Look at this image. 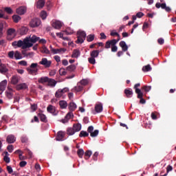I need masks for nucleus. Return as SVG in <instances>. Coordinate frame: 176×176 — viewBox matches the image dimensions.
<instances>
[{"mask_svg": "<svg viewBox=\"0 0 176 176\" xmlns=\"http://www.w3.org/2000/svg\"><path fill=\"white\" fill-rule=\"evenodd\" d=\"M119 41H120V38H118V40L112 39L107 41L104 45L105 49H111V52L116 53V52H118V46H116V43H118Z\"/></svg>", "mask_w": 176, "mask_h": 176, "instance_id": "f257e3e1", "label": "nucleus"}, {"mask_svg": "<svg viewBox=\"0 0 176 176\" xmlns=\"http://www.w3.org/2000/svg\"><path fill=\"white\" fill-rule=\"evenodd\" d=\"M17 47H21L23 50L25 49H28L30 47H32V43H28V38H25L23 41L19 40L17 41Z\"/></svg>", "mask_w": 176, "mask_h": 176, "instance_id": "f03ea898", "label": "nucleus"}, {"mask_svg": "<svg viewBox=\"0 0 176 176\" xmlns=\"http://www.w3.org/2000/svg\"><path fill=\"white\" fill-rule=\"evenodd\" d=\"M38 67H39L38 63H33L29 67H27L26 69L30 75H38V71H39Z\"/></svg>", "mask_w": 176, "mask_h": 176, "instance_id": "7ed1b4c3", "label": "nucleus"}, {"mask_svg": "<svg viewBox=\"0 0 176 176\" xmlns=\"http://www.w3.org/2000/svg\"><path fill=\"white\" fill-rule=\"evenodd\" d=\"M100 54V50H95L90 52L91 57L88 58L89 64L94 65L96 64V58L98 57Z\"/></svg>", "mask_w": 176, "mask_h": 176, "instance_id": "20e7f679", "label": "nucleus"}, {"mask_svg": "<svg viewBox=\"0 0 176 176\" xmlns=\"http://www.w3.org/2000/svg\"><path fill=\"white\" fill-rule=\"evenodd\" d=\"M155 8H157V9H163L164 10L166 11L167 13H170V12H171V8L167 6V5L166 4V3H157L155 4Z\"/></svg>", "mask_w": 176, "mask_h": 176, "instance_id": "39448f33", "label": "nucleus"}, {"mask_svg": "<svg viewBox=\"0 0 176 176\" xmlns=\"http://www.w3.org/2000/svg\"><path fill=\"white\" fill-rule=\"evenodd\" d=\"M7 39L8 41H12L14 36H16V30L14 28H10L7 31Z\"/></svg>", "mask_w": 176, "mask_h": 176, "instance_id": "423d86ee", "label": "nucleus"}, {"mask_svg": "<svg viewBox=\"0 0 176 176\" xmlns=\"http://www.w3.org/2000/svg\"><path fill=\"white\" fill-rule=\"evenodd\" d=\"M41 25V19L38 18L32 19L30 22V26L32 28H36V27H39Z\"/></svg>", "mask_w": 176, "mask_h": 176, "instance_id": "0eeeda50", "label": "nucleus"}, {"mask_svg": "<svg viewBox=\"0 0 176 176\" xmlns=\"http://www.w3.org/2000/svg\"><path fill=\"white\" fill-rule=\"evenodd\" d=\"M38 64H40V65H43L45 68H50L52 66V60H49L46 58H43Z\"/></svg>", "mask_w": 176, "mask_h": 176, "instance_id": "6e6552de", "label": "nucleus"}, {"mask_svg": "<svg viewBox=\"0 0 176 176\" xmlns=\"http://www.w3.org/2000/svg\"><path fill=\"white\" fill-rule=\"evenodd\" d=\"M47 111L50 113H52V115H53L54 116H57V115H58V111L56 109V107L52 104L48 105V107H47Z\"/></svg>", "mask_w": 176, "mask_h": 176, "instance_id": "1a4fd4ad", "label": "nucleus"}, {"mask_svg": "<svg viewBox=\"0 0 176 176\" xmlns=\"http://www.w3.org/2000/svg\"><path fill=\"white\" fill-rule=\"evenodd\" d=\"M68 91V88H64L63 89H58L55 93V97L56 98H61L63 97L64 93H67Z\"/></svg>", "mask_w": 176, "mask_h": 176, "instance_id": "9d476101", "label": "nucleus"}, {"mask_svg": "<svg viewBox=\"0 0 176 176\" xmlns=\"http://www.w3.org/2000/svg\"><path fill=\"white\" fill-rule=\"evenodd\" d=\"M136 94H138V98H140V104H145L146 100L144 99V94L141 91V89H136Z\"/></svg>", "mask_w": 176, "mask_h": 176, "instance_id": "9b49d317", "label": "nucleus"}, {"mask_svg": "<svg viewBox=\"0 0 176 176\" xmlns=\"http://www.w3.org/2000/svg\"><path fill=\"white\" fill-rule=\"evenodd\" d=\"M72 118H74V113L72 111H69L65 116V119L61 120L60 122L63 124L68 123L69 119H72Z\"/></svg>", "mask_w": 176, "mask_h": 176, "instance_id": "f8f14e48", "label": "nucleus"}, {"mask_svg": "<svg viewBox=\"0 0 176 176\" xmlns=\"http://www.w3.org/2000/svg\"><path fill=\"white\" fill-rule=\"evenodd\" d=\"M16 12L17 14H20L21 16H23V14H25L27 12V8L24 6H21L16 9Z\"/></svg>", "mask_w": 176, "mask_h": 176, "instance_id": "ddd939ff", "label": "nucleus"}, {"mask_svg": "<svg viewBox=\"0 0 176 176\" xmlns=\"http://www.w3.org/2000/svg\"><path fill=\"white\" fill-rule=\"evenodd\" d=\"M52 25L55 30H60L63 27V23L60 21H53Z\"/></svg>", "mask_w": 176, "mask_h": 176, "instance_id": "4468645a", "label": "nucleus"}, {"mask_svg": "<svg viewBox=\"0 0 176 176\" xmlns=\"http://www.w3.org/2000/svg\"><path fill=\"white\" fill-rule=\"evenodd\" d=\"M124 93L126 98H131L133 97V94H134V93L133 92V89L130 88L125 89Z\"/></svg>", "mask_w": 176, "mask_h": 176, "instance_id": "2eb2a0df", "label": "nucleus"}, {"mask_svg": "<svg viewBox=\"0 0 176 176\" xmlns=\"http://www.w3.org/2000/svg\"><path fill=\"white\" fill-rule=\"evenodd\" d=\"M65 137V132L63 131H60L57 133L56 140V141H63Z\"/></svg>", "mask_w": 176, "mask_h": 176, "instance_id": "dca6fc26", "label": "nucleus"}, {"mask_svg": "<svg viewBox=\"0 0 176 176\" xmlns=\"http://www.w3.org/2000/svg\"><path fill=\"white\" fill-rule=\"evenodd\" d=\"M16 90H25L26 89H28V85L25 82H22L19 85H16Z\"/></svg>", "mask_w": 176, "mask_h": 176, "instance_id": "f3484780", "label": "nucleus"}, {"mask_svg": "<svg viewBox=\"0 0 176 176\" xmlns=\"http://www.w3.org/2000/svg\"><path fill=\"white\" fill-rule=\"evenodd\" d=\"M6 142L8 144H14L16 142V137L14 135H9L7 136Z\"/></svg>", "mask_w": 176, "mask_h": 176, "instance_id": "a211bd4d", "label": "nucleus"}, {"mask_svg": "<svg viewBox=\"0 0 176 176\" xmlns=\"http://www.w3.org/2000/svg\"><path fill=\"white\" fill-rule=\"evenodd\" d=\"M20 82V77L19 76L15 75L12 76L10 80L11 85H17Z\"/></svg>", "mask_w": 176, "mask_h": 176, "instance_id": "6ab92c4d", "label": "nucleus"}, {"mask_svg": "<svg viewBox=\"0 0 176 176\" xmlns=\"http://www.w3.org/2000/svg\"><path fill=\"white\" fill-rule=\"evenodd\" d=\"M28 38V43H36L39 41V37L33 35L32 37H26Z\"/></svg>", "mask_w": 176, "mask_h": 176, "instance_id": "aec40b11", "label": "nucleus"}, {"mask_svg": "<svg viewBox=\"0 0 176 176\" xmlns=\"http://www.w3.org/2000/svg\"><path fill=\"white\" fill-rule=\"evenodd\" d=\"M13 89L10 87H8V91H6V96L9 100H12L13 98Z\"/></svg>", "mask_w": 176, "mask_h": 176, "instance_id": "412c9836", "label": "nucleus"}, {"mask_svg": "<svg viewBox=\"0 0 176 176\" xmlns=\"http://www.w3.org/2000/svg\"><path fill=\"white\" fill-rule=\"evenodd\" d=\"M102 103H98L95 105V112H96V113H101V112H102Z\"/></svg>", "mask_w": 176, "mask_h": 176, "instance_id": "4be33fe9", "label": "nucleus"}, {"mask_svg": "<svg viewBox=\"0 0 176 176\" xmlns=\"http://www.w3.org/2000/svg\"><path fill=\"white\" fill-rule=\"evenodd\" d=\"M8 85V80H4L0 82V91H5L6 86Z\"/></svg>", "mask_w": 176, "mask_h": 176, "instance_id": "5701e85b", "label": "nucleus"}, {"mask_svg": "<svg viewBox=\"0 0 176 176\" xmlns=\"http://www.w3.org/2000/svg\"><path fill=\"white\" fill-rule=\"evenodd\" d=\"M38 116L41 120V122H43V123H47V118L46 116L42 113H39Z\"/></svg>", "mask_w": 176, "mask_h": 176, "instance_id": "b1692460", "label": "nucleus"}, {"mask_svg": "<svg viewBox=\"0 0 176 176\" xmlns=\"http://www.w3.org/2000/svg\"><path fill=\"white\" fill-rule=\"evenodd\" d=\"M83 90V86L80 85V83H78L77 86L74 87V89H72V91H76V93H78L79 91H82Z\"/></svg>", "mask_w": 176, "mask_h": 176, "instance_id": "393cba45", "label": "nucleus"}, {"mask_svg": "<svg viewBox=\"0 0 176 176\" xmlns=\"http://www.w3.org/2000/svg\"><path fill=\"white\" fill-rule=\"evenodd\" d=\"M120 47H122V52H127V50H129V47L127 46V44H126V42L124 41H120Z\"/></svg>", "mask_w": 176, "mask_h": 176, "instance_id": "a878e982", "label": "nucleus"}, {"mask_svg": "<svg viewBox=\"0 0 176 176\" xmlns=\"http://www.w3.org/2000/svg\"><path fill=\"white\" fill-rule=\"evenodd\" d=\"M80 56V51L79 50H74L73 53L72 54V58H78Z\"/></svg>", "mask_w": 176, "mask_h": 176, "instance_id": "bb28decb", "label": "nucleus"}, {"mask_svg": "<svg viewBox=\"0 0 176 176\" xmlns=\"http://www.w3.org/2000/svg\"><path fill=\"white\" fill-rule=\"evenodd\" d=\"M59 106L60 109H66L67 107H68V103L65 100L59 101Z\"/></svg>", "mask_w": 176, "mask_h": 176, "instance_id": "cd10ccee", "label": "nucleus"}, {"mask_svg": "<svg viewBox=\"0 0 176 176\" xmlns=\"http://www.w3.org/2000/svg\"><path fill=\"white\" fill-rule=\"evenodd\" d=\"M73 129L74 130L75 133H77L78 131H80V130H82V124L79 123L74 124L73 125Z\"/></svg>", "mask_w": 176, "mask_h": 176, "instance_id": "c85d7f7f", "label": "nucleus"}, {"mask_svg": "<svg viewBox=\"0 0 176 176\" xmlns=\"http://www.w3.org/2000/svg\"><path fill=\"white\" fill-rule=\"evenodd\" d=\"M8 67H6V65L5 64H1L0 65V73L1 74H6L8 72Z\"/></svg>", "mask_w": 176, "mask_h": 176, "instance_id": "c756f323", "label": "nucleus"}, {"mask_svg": "<svg viewBox=\"0 0 176 176\" xmlns=\"http://www.w3.org/2000/svg\"><path fill=\"white\" fill-rule=\"evenodd\" d=\"M76 108H77V106H76V104H75V102H72L69 104V109L70 112H74V111H75Z\"/></svg>", "mask_w": 176, "mask_h": 176, "instance_id": "7c9ffc66", "label": "nucleus"}, {"mask_svg": "<svg viewBox=\"0 0 176 176\" xmlns=\"http://www.w3.org/2000/svg\"><path fill=\"white\" fill-rule=\"evenodd\" d=\"M45 6V0H38L36 2V8L37 9H42Z\"/></svg>", "mask_w": 176, "mask_h": 176, "instance_id": "2f4dec72", "label": "nucleus"}, {"mask_svg": "<svg viewBox=\"0 0 176 176\" xmlns=\"http://www.w3.org/2000/svg\"><path fill=\"white\" fill-rule=\"evenodd\" d=\"M47 83H48V86H51V87H54V86L57 85V81H56L53 78H49Z\"/></svg>", "mask_w": 176, "mask_h": 176, "instance_id": "473e14b6", "label": "nucleus"}, {"mask_svg": "<svg viewBox=\"0 0 176 176\" xmlns=\"http://www.w3.org/2000/svg\"><path fill=\"white\" fill-rule=\"evenodd\" d=\"M28 32V28L27 27H22L20 28V34L21 35H26V34Z\"/></svg>", "mask_w": 176, "mask_h": 176, "instance_id": "72a5a7b5", "label": "nucleus"}, {"mask_svg": "<svg viewBox=\"0 0 176 176\" xmlns=\"http://www.w3.org/2000/svg\"><path fill=\"white\" fill-rule=\"evenodd\" d=\"M76 69V66L75 65H71L66 68V71H67L68 72H74V71H75Z\"/></svg>", "mask_w": 176, "mask_h": 176, "instance_id": "f704fd0d", "label": "nucleus"}, {"mask_svg": "<svg viewBox=\"0 0 176 176\" xmlns=\"http://www.w3.org/2000/svg\"><path fill=\"white\" fill-rule=\"evenodd\" d=\"M49 81V78L48 77H41L38 79V83H46Z\"/></svg>", "mask_w": 176, "mask_h": 176, "instance_id": "c9c22d12", "label": "nucleus"}, {"mask_svg": "<svg viewBox=\"0 0 176 176\" xmlns=\"http://www.w3.org/2000/svg\"><path fill=\"white\" fill-rule=\"evenodd\" d=\"M67 134L68 135H74L75 134V131L73 127L67 128Z\"/></svg>", "mask_w": 176, "mask_h": 176, "instance_id": "e433bc0d", "label": "nucleus"}, {"mask_svg": "<svg viewBox=\"0 0 176 176\" xmlns=\"http://www.w3.org/2000/svg\"><path fill=\"white\" fill-rule=\"evenodd\" d=\"M77 36H79L80 38L86 39V32H85L83 31H78L77 32Z\"/></svg>", "mask_w": 176, "mask_h": 176, "instance_id": "4c0bfd02", "label": "nucleus"}, {"mask_svg": "<svg viewBox=\"0 0 176 176\" xmlns=\"http://www.w3.org/2000/svg\"><path fill=\"white\" fill-rule=\"evenodd\" d=\"M77 154H78V156L82 159L83 157V155H85V151H83L82 148H79L78 151H77Z\"/></svg>", "mask_w": 176, "mask_h": 176, "instance_id": "58836bf2", "label": "nucleus"}, {"mask_svg": "<svg viewBox=\"0 0 176 176\" xmlns=\"http://www.w3.org/2000/svg\"><path fill=\"white\" fill-rule=\"evenodd\" d=\"M14 56L16 60H21V58H23L21 54H20L19 51H16L15 53H14Z\"/></svg>", "mask_w": 176, "mask_h": 176, "instance_id": "ea45409f", "label": "nucleus"}, {"mask_svg": "<svg viewBox=\"0 0 176 176\" xmlns=\"http://www.w3.org/2000/svg\"><path fill=\"white\" fill-rule=\"evenodd\" d=\"M142 71L144 72H149V71H152V67H151V65H147L142 67Z\"/></svg>", "mask_w": 176, "mask_h": 176, "instance_id": "a19ab883", "label": "nucleus"}, {"mask_svg": "<svg viewBox=\"0 0 176 176\" xmlns=\"http://www.w3.org/2000/svg\"><path fill=\"white\" fill-rule=\"evenodd\" d=\"M12 20L14 23H19V21L21 20V17L19 15H13Z\"/></svg>", "mask_w": 176, "mask_h": 176, "instance_id": "79ce46f5", "label": "nucleus"}, {"mask_svg": "<svg viewBox=\"0 0 176 176\" xmlns=\"http://www.w3.org/2000/svg\"><path fill=\"white\" fill-rule=\"evenodd\" d=\"M91 156V151L88 150L85 153V159L87 160Z\"/></svg>", "mask_w": 176, "mask_h": 176, "instance_id": "37998d69", "label": "nucleus"}, {"mask_svg": "<svg viewBox=\"0 0 176 176\" xmlns=\"http://www.w3.org/2000/svg\"><path fill=\"white\" fill-rule=\"evenodd\" d=\"M79 137L82 138V137H89V133L85 131H81Z\"/></svg>", "mask_w": 176, "mask_h": 176, "instance_id": "c03bdc74", "label": "nucleus"}, {"mask_svg": "<svg viewBox=\"0 0 176 176\" xmlns=\"http://www.w3.org/2000/svg\"><path fill=\"white\" fill-rule=\"evenodd\" d=\"M87 42H93L94 41V34H89L87 36Z\"/></svg>", "mask_w": 176, "mask_h": 176, "instance_id": "a18cd8bd", "label": "nucleus"}, {"mask_svg": "<svg viewBox=\"0 0 176 176\" xmlns=\"http://www.w3.org/2000/svg\"><path fill=\"white\" fill-rule=\"evenodd\" d=\"M78 83H80V85H81V86H82V87H83V86H87V85L89 84V80H87L86 79H82Z\"/></svg>", "mask_w": 176, "mask_h": 176, "instance_id": "49530a36", "label": "nucleus"}, {"mask_svg": "<svg viewBox=\"0 0 176 176\" xmlns=\"http://www.w3.org/2000/svg\"><path fill=\"white\" fill-rule=\"evenodd\" d=\"M151 89H152V87L147 86V85H144L142 87V90H144V91H146V93H148V91H150Z\"/></svg>", "mask_w": 176, "mask_h": 176, "instance_id": "de8ad7c7", "label": "nucleus"}, {"mask_svg": "<svg viewBox=\"0 0 176 176\" xmlns=\"http://www.w3.org/2000/svg\"><path fill=\"white\" fill-rule=\"evenodd\" d=\"M42 53H45V54H50V51L45 46H43L42 50H41Z\"/></svg>", "mask_w": 176, "mask_h": 176, "instance_id": "09e8293b", "label": "nucleus"}, {"mask_svg": "<svg viewBox=\"0 0 176 176\" xmlns=\"http://www.w3.org/2000/svg\"><path fill=\"white\" fill-rule=\"evenodd\" d=\"M65 32L66 35H72L74 30H72L70 28H66Z\"/></svg>", "mask_w": 176, "mask_h": 176, "instance_id": "8fccbe9b", "label": "nucleus"}, {"mask_svg": "<svg viewBox=\"0 0 176 176\" xmlns=\"http://www.w3.org/2000/svg\"><path fill=\"white\" fill-rule=\"evenodd\" d=\"M51 52L53 53V54H60V50L59 49H54L50 46Z\"/></svg>", "mask_w": 176, "mask_h": 176, "instance_id": "3c124183", "label": "nucleus"}, {"mask_svg": "<svg viewBox=\"0 0 176 176\" xmlns=\"http://www.w3.org/2000/svg\"><path fill=\"white\" fill-rule=\"evenodd\" d=\"M5 12L8 14H12L13 13V10L10 7H6L4 8Z\"/></svg>", "mask_w": 176, "mask_h": 176, "instance_id": "603ef678", "label": "nucleus"}, {"mask_svg": "<svg viewBox=\"0 0 176 176\" xmlns=\"http://www.w3.org/2000/svg\"><path fill=\"white\" fill-rule=\"evenodd\" d=\"M41 17L43 20H45L46 17H47V13L45 11H42L41 12Z\"/></svg>", "mask_w": 176, "mask_h": 176, "instance_id": "864d4df0", "label": "nucleus"}, {"mask_svg": "<svg viewBox=\"0 0 176 176\" xmlns=\"http://www.w3.org/2000/svg\"><path fill=\"white\" fill-rule=\"evenodd\" d=\"M85 42V38L77 36V41H76V43H83Z\"/></svg>", "mask_w": 176, "mask_h": 176, "instance_id": "5fc2aeb1", "label": "nucleus"}, {"mask_svg": "<svg viewBox=\"0 0 176 176\" xmlns=\"http://www.w3.org/2000/svg\"><path fill=\"white\" fill-rule=\"evenodd\" d=\"M59 74H60V75H61V76H65V75H67V72L65 71V69L60 68L59 69Z\"/></svg>", "mask_w": 176, "mask_h": 176, "instance_id": "6e6d98bb", "label": "nucleus"}, {"mask_svg": "<svg viewBox=\"0 0 176 176\" xmlns=\"http://www.w3.org/2000/svg\"><path fill=\"white\" fill-rule=\"evenodd\" d=\"M98 133H99V131L96 129V130H95L94 132L92 131V132L90 133V135H91V137H92V138L97 137V135H98Z\"/></svg>", "mask_w": 176, "mask_h": 176, "instance_id": "4d7b16f0", "label": "nucleus"}, {"mask_svg": "<svg viewBox=\"0 0 176 176\" xmlns=\"http://www.w3.org/2000/svg\"><path fill=\"white\" fill-rule=\"evenodd\" d=\"M21 141L23 144H26V142H28V138L27 136H22Z\"/></svg>", "mask_w": 176, "mask_h": 176, "instance_id": "13d9d810", "label": "nucleus"}, {"mask_svg": "<svg viewBox=\"0 0 176 176\" xmlns=\"http://www.w3.org/2000/svg\"><path fill=\"white\" fill-rule=\"evenodd\" d=\"M5 27V23L1 22L0 23V34L3 35V28Z\"/></svg>", "mask_w": 176, "mask_h": 176, "instance_id": "bf43d9fd", "label": "nucleus"}, {"mask_svg": "<svg viewBox=\"0 0 176 176\" xmlns=\"http://www.w3.org/2000/svg\"><path fill=\"white\" fill-rule=\"evenodd\" d=\"M19 65H23V67H27L28 63L25 60H21L19 62Z\"/></svg>", "mask_w": 176, "mask_h": 176, "instance_id": "052dcab7", "label": "nucleus"}, {"mask_svg": "<svg viewBox=\"0 0 176 176\" xmlns=\"http://www.w3.org/2000/svg\"><path fill=\"white\" fill-rule=\"evenodd\" d=\"M7 149L8 151V152H10V153H12V152H13V145L10 144L7 146Z\"/></svg>", "mask_w": 176, "mask_h": 176, "instance_id": "680f3d73", "label": "nucleus"}, {"mask_svg": "<svg viewBox=\"0 0 176 176\" xmlns=\"http://www.w3.org/2000/svg\"><path fill=\"white\" fill-rule=\"evenodd\" d=\"M19 166H20V167H25V166H27V162H25V161H21V162L19 163Z\"/></svg>", "mask_w": 176, "mask_h": 176, "instance_id": "e2e57ef3", "label": "nucleus"}, {"mask_svg": "<svg viewBox=\"0 0 176 176\" xmlns=\"http://www.w3.org/2000/svg\"><path fill=\"white\" fill-rule=\"evenodd\" d=\"M8 57L10 58H13V57H14V52L11 51V52H8Z\"/></svg>", "mask_w": 176, "mask_h": 176, "instance_id": "0e129e2a", "label": "nucleus"}, {"mask_svg": "<svg viewBox=\"0 0 176 176\" xmlns=\"http://www.w3.org/2000/svg\"><path fill=\"white\" fill-rule=\"evenodd\" d=\"M157 43H159V45H163L164 43V39L160 38L157 39Z\"/></svg>", "mask_w": 176, "mask_h": 176, "instance_id": "69168bd1", "label": "nucleus"}, {"mask_svg": "<svg viewBox=\"0 0 176 176\" xmlns=\"http://www.w3.org/2000/svg\"><path fill=\"white\" fill-rule=\"evenodd\" d=\"M94 130V127L93 126H89L87 129V132L91 134V133Z\"/></svg>", "mask_w": 176, "mask_h": 176, "instance_id": "338daca9", "label": "nucleus"}, {"mask_svg": "<svg viewBox=\"0 0 176 176\" xmlns=\"http://www.w3.org/2000/svg\"><path fill=\"white\" fill-rule=\"evenodd\" d=\"M136 16L138 17V19H141V17H144V14L142 12H138Z\"/></svg>", "mask_w": 176, "mask_h": 176, "instance_id": "774afa93", "label": "nucleus"}]
</instances>
